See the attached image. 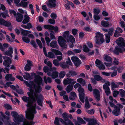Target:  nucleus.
I'll return each mask as SVG.
<instances>
[{"label":"nucleus","instance_id":"obj_1","mask_svg":"<svg viewBox=\"0 0 125 125\" xmlns=\"http://www.w3.org/2000/svg\"><path fill=\"white\" fill-rule=\"evenodd\" d=\"M22 99L24 102L28 103L26 105L27 107H29L27 110L25 111L26 116L27 118L30 120H32L34 118V115L36 114V112L35 110V105H33L32 101L29 98L24 96L22 97Z\"/></svg>","mask_w":125,"mask_h":125},{"label":"nucleus","instance_id":"obj_2","mask_svg":"<svg viewBox=\"0 0 125 125\" xmlns=\"http://www.w3.org/2000/svg\"><path fill=\"white\" fill-rule=\"evenodd\" d=\"M30 91V92H28V94L32 101V103H33V105H34V104L36 105L35 102L36 101V99L38 104L42 106V101L43 99V96L41 94H38V93H40L42 91L41 87L38 86V87L35 88L34 92L32 90Z\"/></svg>","mask_w":125,"mask_h":125},{"label":"nucleus","instance_id":"obj_3","mask_svg":"<svg viewBox=\"0 0 125 125\" xmlns=\"http://www.w3.org/2000/svg\"><path fill=\"white\" fill-rule=\"evenodd\" d=\"M11 115L13 117L14 121L18 124L23 121V125H32L34 124V123L32 121H29L25 120L22 115H19L16 112L12 111L11 113Z\"/></svg>","mask_w":125,"mask_h":125},{"label":"nucleus","instance_id":"obj_4","mask_svg":"<svg viewBox=\"0 0 125 125\" xmlns=\"http://www.w3.org/2000/svg\"><path fill=\"white\" fill-rule=\"evenodd\" d=\"M118 45L116 47L113 52L117 54H119V52H122L125 51V43L124 39L121 37L117 39L115 41Z\"/></svg>","mask_w":125,"mask_h":125},{"label":"nucleus","instance_id":"obj_5","mask_svg":"<svg viewBox=\"0 0 125 125\" xmlns=\"http://www.w3.org/2000/svg\"><path fill=\"white\" fill-rule=\"evenodd\" d=\"M34 81L37 84V86H36L34 84L33 82H31L30 83H29L27 81H24V83L29 87L28 89L30 91V92H30V90H33L34 92L35 88L38 87V86H40L39 85L41 84L42 83V79L40 76H37L35 79Z\"/></svg>","mask_w":125,"mask_h":125},{"label":"nucleus","instance_id":"obj_6","mask_svg":"<svg viewBox=\"0 0 125 125\" xmlns=\"http://www.w3.org/2000/svg\"><path fill=\"white\" fill-rule=\"evenodd\" d=\"M95 34V41L96 44H100L104 42L103 34L99 32H98L96 33Z\"/></svg>","mask_w":125,"mask_h":125},{"label":"nucleus","instance_id":"obj_7","mask_svg":"<svg viewBox=\"0 0 125 125\" xmlns=\"http://www.w3.org/2000/svg\"><path fill=\"white\" fill-rule=\"evenodd\" d=\"M63 36L65 39H66L67 42H71L73 43L75 42V40L73 36L70 34L69 32L68 31H66L62 33Z\"/></svg>","mask_w":125,"mask_h":125},{"label":"nucleus","instance_id":"obj_8","mask_svg":"<svg viewBox=\"0 0 125 125\" xmlns=\"http://www.w3.org/2000/svg\"><path fill=\"white\" fill-rule=\"evenodd\" d=\"M78 91L79 93L80 100L82 103H84L85 97L84 89L82 87H80L78 89Z\"/></svg>","mask_w":125,"mask_h":125},{"label":"nucleus","instance_id":"obj_9","mask_svg":"<svg viewBox=\"0 0 125 125\" xmlns=\"http://www.w3.org/2000/svg\"><path fill=\"white\" fill-rule=\"evenodd\" d=\"M64 39L62 36H59L58 37V41L60 46L63 48H66L67 47L66 41Z\"/></svg>","mask_w":125,"mask_h":125},{"label":"nucleus","instance_id":"obj_10","mask_svg":"<svg viewBox=\"0 0 125 125\" xmlns=\"http://www.w3.org/2000/svg\"><path fill=\"white\" fill-rule=\"evenodd\" d=\"M4 60L3 62V65L7 67H9L11 64V59L8 56H4L3 57Z\"/></svg>","mask_w":125,"mask_h":125},{"label":"nucleus","instance_id":"obj_11","mask_svg":"<svg viewBox=\"0 0 125 125\" xmlns=\"http://www.w3.org/2000/svg\"><path fill=\"white\" fill-rule=\"evenodd\" d=\"M95 63L96 66L101 70H105V67L102 63V62L100 60L97 59L95 61Z\"/></svg>","mask_w":125,"mask_h":125},{"label":"nucleus","instance_id":"obj_12","mask_svg":"<svg viewBox=\"0 0 125 125\" xmlns=\"http://www.w3.org/2000/svg\"><path fill=\"white\" fill-rule=\"evenodd\" d=\"M76 83V81L73 79L71 78H67L64 80L63 84L64 85H66L68 84H71L73 85Z\"/></svg>","mask_w":125,"mask_h":125},{"label":"nucleus","instance_id":"obj_13","mask_svg":"<svg viewBox=\"0 0 125 125\" xmlns=\"http://www.w3.org/2000/svg\"><path fill=\"white\" fill-rule=\"evenodd\" d=\"M71 59L76 67L79 66L81 63L80 61L76 56H73L72 57Z\"/></svg>","mask_w":125,"mask_h":125},{"label":"nucleus","instance_id":"obj_14","mask_svg":"<svg viewBox=\"0 0 125 125\" xmlns=\"http://www.w3.org/2000/svg\"><path fill=\"white\" fill-rule=\"evenodd\" d=\"M94 96L96 101H99L100 100V93L99 91L97 89H94L93 91Z\"/></svg>","mask_w":125,"mask_h":125},{"label":"nucleus","instance_id":"obj_15","mask_svg":"<svg viewBox=\"0 0 125 125\" xmlns=\"http://www.w3.org/2000/svg\"><path fill=\"white\" fill-rule=\"evenodd\" d=\"M58 74V72L55 71L52 72L51 71L50 72H48L47 75L48 76H51L53 79H54L57 77Z\"/></svg>","mask_w":125,"mask_h":125},{"label":"nucleus","instance_id":"obj_16","mask_svg":"<svg viewBox=\"0 0 125 125\" xmlns=\"http://www.w3.org/2000/svg\"><path fill=\"white\" fill-rule=\"evenodd\" d=\"M13 52V48L11 47H10L8 49L7 51L4 52L3 53L4 55L11 57Z\"/></svg>","mask_w":125,"mask_h":125},{"label":"nucleus","instance_id":"obj_17","mask_svg":"<svg viewBox=\"0 0 125 125\" xmlns=\"http://www.w3.org/2000/svg\"><path fill=\"white\" fill-rule=\"evenodd\" d=\"M27 63L26 64L24 69L25 71H29L31 69V66H32V62L28 60L27 61Z\"/></svg>","mask_w":125,"mask_h":125},{"label":"nucleus","instance_id":"obj_18","mask_svg":"<svg viewBox=\"0 0 125 125\" xmlns=\"http://www.w3.org/2000/svg\"><path fill=\"white\" fill-rule=\"evenodd\" d=\"M0 24L7 27H9L10 26L11 23L9 21H6L3 19H0Z\"/></svg>","mask_w":125,"mask_h":125},{"label":"nucleus","instance_id":"obj_19","mask_svg":"<svg viewBox=\"0 0 125 125\" xmlns=\"http://www.w3.org/2000/svg\"><path fill=\"white\" fill-rule=\"evenodd\" d=\"M15 17L16 18L17 21L18 22H21L22 20L23 15L19 13H17V14Z\"/></svg>","mask_w":125,"mask_h":125},{"label":"nucleus","instance_id":"obj_20","mask_svg":"<svg viewBox=\"0 0 125 125\" xmlns=\"http://www.w3.org/2000/svg\"><path fill=\"white\" fill-rule=\"evenodd\" d=\"M56 0H49L47 5L50 8L54 7L56 6Z\"/></svg>","mask_w":125,"mask_h":125},{"label":"nucleus","instance_id":"obj_21","mask_svg":"<svg viewBox=\"0 0 125 125\" xmlns=\"http://www.w3.org/2000/svg\"><path fill=\"white\" fill-rule=\"evenodd\" d=\"M8 44L6 43H5L2 45L1 43H0V50L2 51H5V50L8 47Z\"/></svg>","mask_w":125,"mask_h":125},{"label":"nucleus","instance_id":"obj_22","mask_svg":"<svg viewBox=\"0 0 125 125\" xmlns=\"http://www.w3.org/2000/svg\"><path fill=\"white\" fill-rule=\"evenodd\" d=\"M97 124L98 125L97 122V121L94 118L91 119L90 118L88 122V124L89 125H95L96 124Z\"/></svg>","mask_w":125,"mask_h":125},{"label":"nucleus","instance_id":"obj_23","mask_svg":"<svg viewBox=\"0 0 125 125\" xmlns=\"http://www.w3.org/2000/svg\"><path fill=\"white\" fill-rule=\"evenodd\" d=\"M120 109L119 108L115 107L113 111V114L116 116L120 114Z\"/></svg>","mask_w":125,"mask_h":125},{"label":"nucleus","instance_id":"obj_24","mask_svg":"<svg viewBox=\"0 0 125 125\" xmlns=\"http://www.w3.org/2000/svg\"><path fill=\"white\" fill-rule=\"evenodd\" d=\"M77 81L83 86L86 85V83L85 80L82 78H79L77 79Z\"/></svg>","mask_w":125,"mask_h":125},{"label":"nucleus","instance_id":"obj_25","mask_svg":"<svg viewBox=\"0 0 125 125\" xmlns=\"http://www.w3.org/2000/svg\"><path fill=\"white\" fill-rule=\"evenodd\" d=\"M77 73L73 71H69V73L66 74V76L68 77H70L71 76H73L77 75Z\"/></svg>","mask_w":125,"mask_h":125},{"label":"nucleus","instance_id":"obj_26","mask_svg":"<svg viewBox=\"0 0 125 125\" xmlns=\"http://www.w3.org/2000/svg\"><path fill=\"white\" fill-rule=\"evenodd\" d=\"M12 84V83L11 82H7L6 83V85H4L5 87L7 88L8 86H10V88L16 91L17 89H16V87L13 85H10V84Z\"/></svg>","mask_w":125,"mask_h":125},{"label":"nucleus","instance_id":"obj_27","mask_svg":"<svg viewBox=\"0 0 125 125\" xmlns=\"http://www.w3.org/2000/svg\"><path fill=\"white\" fill-rule=\"evenodd\" d=\"M104 60L107 62L112 61V59L109 56L107 55H104L103 57Z\"/></svg>","mask_w":125,"mask_h":125},{"label":"nucleus","instance_id":"obj_28","mask_svg":"<svg viewBox=\"0 0 125 125\" xmlns=\"http://www.w3.org/2000/svg\"><path fill=\"white\" fill-rule=\"evenodd\" d=\"M21 34L23 35L26 36L27 35L31 33L30 31L24 30L22 29H21Z\"/></svg>","mask_w":125,"mask_h":125},{"label":"nucleus","instance_id":"obj_29","mask_svg":"<svg viewBox=\"0 0 125 125\" xmlns=\"http://www.w3.org/2000/svg\"><path fill=\"white\" fill-rule=\"evenodd\" d=\"M45 55L47 57L51 58H54L55 57L54 54L51 52H48V54L47 53Z\"/></svg>","mask_w":125,"mask_h":125},{"label":"nucleus","instance_id":"obj_30","mask_svg":"<svg viewBox=\"0 0 125 125\" xmlns=\"http://www.w3.org/2000/svg\"><path fill=\"white\" fill-rule=\"evenodd\" d=\"M64 120V124L65 125H74L73 124L69 119L68 118Z\"/></svg>","mask_w":125,"mask_h":125},{"label":"nucleus","instance_id":"obj_31","mask_svg":"<svg viewBox=\"0 0 125 125\" xmlns=\"http://www.w3.org/2000/svg\"><path fill=\"white\" fill-rule=\"evenodd\" d=\"M50 50L53 52L55 55H59L61 56L62 55V53L60 51H59L55 50L52 48L51 49H50Z\"/></svg>","mask_w":125,"mask_h":125},{"label":"nucleus","instance_id":"obj_32","mask_svg":"<svg viewBox=\"0 0 125 125\" xmlns=\"http://www.w3.org/2000/svg\"><path fill=\"white\" fill-rule=\"evenodd\" d=\"M76 97V95L75 93L73 92H72L71 93V96L69 97L70 100H73L75 99Z\"/></svg>","mask_w":125,"mask_h":125},{"label":"nucleus","instance_id":"obj_33","mask_svg":"<svg viewBox=\"0 0 125 125\" xmlns=\"http://www.w3.org/2000/svg\"><path fill=\"white\" fill-rule=\"evenodd\" d=\"M109 22L105 21H102L101 22L102 25L104 27H107L109 25Z\"/></svg>","mask_w":125,"mask_h":125},{"label":"nucleus","instance_id":"obj_34","mask_svg":"<svg viewBox=\"0 0 125 125\" xmlns=\"http://www.w3.org/2000/svg\"><path fill=\"white\" fill-rule=\"evenodd\" d=\"M30 17L27 15H25L24 18L22 21L23 24H26L29 21Z\"/></svg>","mask_w":125,"mask_h":125},{"label":"nucleus","instance_id":"obj_35","mask_svg":"<svg viewBox=\"0 0 125 125\" xmlns=\"http://www.w3.org/2000/svg\"><path fill=\"white\" fill-rule=\"evenodd\" d=\"M46 84L48 83H51L52 82L51 79L49 77H48L47 78L46 76H45L43 78Z\"/></svg>","mask_w":125,"mask_h":125},{"label":"nucleus","instance_id":"obj_36","mask_svg":"<svg viewBox=\"0 0 125 125\" xmlns=\"http://www.w3.org/2000/svg\"><path fill=\"white\" fill-rule=\"evenodd\" d=\"M50 46L53 48H55L57 47V42L56 41H52L50 44Z\"/></svg>","mask_w":125,"mask_h":125},{"label":"nucleus","instance_id":"obj_37","mask_svg":"<svg viewBox=\"0 0 125 125\" xmlns=\"http://www.w3.org/2000/svg\"><path fill=\"white\" fill-rule=\"evenodd\" d=\"M60 66L62 68L64 69H65L67 68H68L69 66L67 64L64 63L63 62H61L60 63Z\"/></svg>","mask_w":125,"mask_h":125},{"label":"nucleus","instance_id":"obj_38","mask_svg":"<svg viewBox=\"0 0 125 125\" xmlns=\"http://www.w3.org/2000/svg\"><path fill=\"white\" fill-rule=\"evenodd\" d=\"M73 88V86L70 85H68L66 88V90L67 93H69L72 91Z\"/></svg>","mask_w":125,"mask_h":125},{"label":"nucleus","instance_id":"obj_39","mask_svg":"<svg viewBox=\"0 0 125 125\" xmlns=\"http://www.w3.org/2000/svg\"><path fill=\"white\" fill-rule=\"evenodd\" d=\"M66 73L64 71H61L59 73V77L60 79L63 78L65 75Z\"/></svg>","mask_w":125,"mask_h":125},{"label":"nucleus","instance_id":"obj_40","mask_svg":"<svg viewBox=\"0 0 125 125\" xmlns=\"http://www.w3.org/2000/svg\"><path fill=\"white\" fill-rule=\"evenodd\" d=\"M24 73L26 75H23V76L24 78L26 80H28L30 77V74L27 73L25 72Z\"/></svg>","mask_w":125,"mask_h":125},{"label":"nucleus","instance_id":"obj_41","mask_svg":"<svg viewBox=\"0 0 125 125\" xmlns=\"http://www.w3.org/2000/svg\"><path fill=\"white\" fill-rule=\"evenodd\" d=\"M83 50L85 52H88L90 50L88 48L87 46L85 45H84L83 47Z\"/></svg>","mask_w":125,"mask_h":125},{"label":"nucleus","instance_id":"obj_42","mask_svg":"<svg viewBox=\"0 0 125 125\" xmlns=\"http://www.w3.org/2000/svg\"><path fill=\"white\" fill-rule=\"evenodd\" d=\"M28 3L27 2L21 1L18 5V6H22L24 7H26L27 6Z\"/></svg>","mask_w":125,"mask_h":125},{"label":"nucleus","instance_id":"obj_43","mask_svg":"<svg viewBox=\"0 0 125 125\" xmlns=\"http://www.w3.org/2000/svg\"><path fill=\"white\" fill-rule=\"evenodd\" d=\"M22 40L24 42L27 43H29L30 41V39L26 37H22Z\"/></svg>","mask_w":125,"mask_h":125},{"label":"nucleus","instance_id":"obj_44","mask_svg":"<svg viewBox=\"0 0 125 125\" xmlns=\"http://www.w3.org/2000/svg\"><path fill=\"white\" fill-rule=\"evenodd\" d=\"M120 94L122 97H125V91L123 89H120L119 90Z\"/></svg>","mask_w":125,"mask_h":125},{"label":"nucleus","instance_id":"obj_45","mask_svg":"<svg viewBox=\"0 0 125 125\" xmlns=\"http://www.w3.org/2000/svg\"><path fill=\"white\" fill-rule=\"evenodd\" d=\"M77 119L78 121L81 124H85L86 123V122L80 117H77Z\"/></svg>","mask_w":125,"mask_h":125},{"label":"nucleus","instance_id":"obj_46","mask_svg":"<svg viewBox=\"0 0 125 125\" xmlns=\"http://www.w3.org/2000/svg\"><path fill=\"white\" fill-rule=\"evenodd\" d=\"M66 63L68 65L72 66L73 63L71 61L69 57L68 58L66 62Z\"/></svg>","mask_w":125,"mask_h":125},{"label":"nucleus","instance_id":"obj_47","mask_svg":"<svg viewBox=\"0 0 125 125\" xmlns=\"http://www.w3.org/2000/svg\"><path fill=\"white\" fill-rule=\"evenodd\" d=\"M100 11V9L98 8H95L94 9V14L98 15V14Z\"/></svg>","mask_w":125,"mask_h":125},{"label":"nucleus","instance_id":"obj_48","mask_svg":"<svg viewBox=\"0 0 125 125\" xmlns=\"http://www.w3.org/2000/svg\"><path fill=\"white\" fill-rule=\"evenodd\" d=\"M51 32L50 34V37L51 39L55 40L56 38L54 35V33L53 31H52Z\"/></svg>","mask_w":125,"mask_h":125},{"label":"nucleus","instance_id":"obj_49","mask_svg":"<svg viewBox=\"0 0 125 125\" xmlns=\"http://www.w3.org/2000/svg\"><path fill=\"white\" fill-rule=\"evenodd\" d=\"M106 37L105 41L107 43L109 42L110 41V36L108 35L107 34H105Z\"/></svg>","mask_w":125,"mask_h":125},{"label":"nucleus","instance_id":"obj_50","mask_svg":"<svg viewBox=\"0 0 125 125\" xmlns=\"http://www.w3.org/2000/svg\"><path fill=\"white\" fill-rule=\"evenodd\" d=\"M52 62L54 65L56 66H58L60 64L59 62L56 59L53 60Z\"/></svg>","mask_w":125,"mask_h":125},{"label":"nucleus","instance_id":"obj_51","mask_svg":"<svg viewBox=\"0 0 125 125\" xmlns=\"http://www.w3.org/2000/svg\"><path fill=\"white\" fill-rule=\"evenodd\" d=\"M36 41L39 47L41 48H42V46L41 41L37 39H36Z\"/></svg>","mask_w":125,"mask_h":125},{"label":"nucleus","instance_id":"obj_52","mask_svg":"<svg viewBox=\"0 0 125 125\" xmlns=\"http://www.w3.org/2000/svg\"><path fill=\"white\" fill-rule=\"evenodd\" d=\"M94 77L95 79L98 81H100L102 77L100 76L97 75H94Z\"/></svg>","mask_w":125,"mask_h":125},{"label":"nucleus","instance_id":"obj_53","mask_svg":"<svg viewBox=\"0 0 125 125\" xmlns=\"http://www.w3.org/2000/svg\"><path fill=\"white\" fill-rule=\"evenodd\" d=\"M114 29L113 28H111L109 29L108 32V34H107L108 35L112 36L113 35V32L114 31Z\"/></svg>","mask_w":125,"mask_h":125},{"label":"nucleus","instance_id":"obj_54","mask_svg":"<svg viewBox=\"0 0 125 125\" xmlns=\"http://www.w3.org/2000/svg\"><path fill=\"white\" fill-rule=\"evenodd\" d=\"M4 107L6 109H11L12 107L9 104H5L4 105Z\"/></svg>","mask_w":125,"mask_h":125},{"label":"nucleus","instance_id":"obj_55","mask_svg":"<svg viewBox=\"0 0 125 125\" xmlns=\"http://www.w3.org/2000/svg\"><path fill=\"white\" fill-rule=\"evenodd\" d=\"M62 118L64 119V120L68 118V115L67 113H63L62 114Z\"/></svg>","mask_w":125,"mask_h":125},{"label":"nucleus","instance_id":"obj_56","mask_svg":"<svg viewBox=\"0 0 125 125\" xmlns=\"http://www.w3.org/2000/svg\"><path fill=\"white\" fill-rule=\"evenodd\" d=\"M111 86L112 87V88L113 89H114V88H118L119 87V86L116 84L115 83H111Z\"/></svg>","mask_w":125,"mask_h":125},{"label":"nucleus","instance_id":"obj_57","mask_svg":"<svg viewBox=\"0 0 125 125\" xmlns=\"http://www.w3.org/2000/svg\"><path fill=\"white\" fill-rule=\"evenodd\" d=\"M103 75H105L106 76H109L111 74V72L107 73L105 72H102L101 73Z\"/></svg>","mask_w":125,"mask_h":125},{"label":"nucleus","instance_id":"obj_58","mask_svg":"<svg viewBox=\"0 0 125 125\" xmlns=\"http://www.w3.org/2000/svg\"><path fill=\"white\" fill-rule=\"evenodd\" d=\"M45 39L46 41L47 45L48 46H49L50 45V42L51 41L50 38L49 37H45Z\"/></svg>","mask_w":125,"mask_h":125},{"label":"nucleus","instance_id":"obj_59","mask_svg":"<svg viewBox=\"0 0 125 125\" xmlns=\"http://www.w3.org/2000/svg\"><path fill=\"white\" fill-rule=\"evenodd\" d=\"M120 24L122 28H124L125 27V23L122 20H120Z\"/></svg>","mask_w":125,"mask_h":125},{"label":"nucleus","instance_id":"obj_60","mask_svg":"<svg viewBox=\"0 0 125 125\" xmlns=\"http://www.w3.org/2000/svg\"><path fill=\"white\" fill-rule=\"evenodd\" d=\"M12 75L11 74H7L5 76V78L6 80H10L12 77Z\"/></svg>","mask_w":125,"mask_h":125},{"label":"nucleus","instance_id":"obj_61","mask_svg":"<svg viewBox=\"0 0 125 125\" xmlns=\"http://www.w3.org/2000/svg\"><path fill=\"white\" fill-rule=\"evenodd\" d=\"M114 35L115 37H118L119 36H120L121 35L120 34V33L117 31H116L115 30V32L114 34Z\"/></svg>","mask_w":125,"mask_h":125},{"label":"nucleus","instance_id":"obj_62","mask_svg":"<svg viewBox=\"0 0 125 125\" xmlns=\"http://www.w3.org/2000/svg\"><path fill=\"white\" fill-rule=\"evenodd\" d=\"M88 90L90 92H92L93 91V88L91 84L89 83L88 84Z\"/></svg>","mask_w":125,"mask_h":125},{"label":"nucleus","instance_id":"obj_63","mask_svg":"<svg viewBox=\"0 0 125 125\" xmlns=\"http://www.w3.org/2000/svg\"><path fill=\"white\" fill-rule=\"evenodd\" d=\"M95 111L94 110L91 109L87 111V112L88 114L92 115L94 113Z\"/></svg>","mask_w":125,"mask_h":125},{"label":"nucleus","instance_id":"obj_64","mask_svg":"<svg viewBox=\"0 0 125 125\" xmlns=\"http://www.w3.org/2000/svg\"><path fill=\"white\" fill-rule=\"evenodd\" d=\"M74 87L75 89H76L78 88H79L82 87V86L80 84L78 83H77L74 85Z\"/></svg>","mask_w":125,"mask_h":125}]
</instances>
